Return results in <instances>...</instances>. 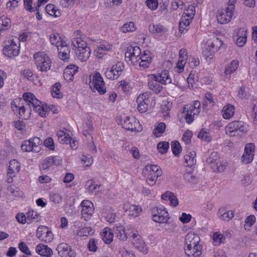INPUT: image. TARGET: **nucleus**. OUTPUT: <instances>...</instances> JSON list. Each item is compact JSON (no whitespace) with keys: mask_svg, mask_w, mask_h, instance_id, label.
Instances as JSON below:
<instances>
[{"mask_svg":"<svg viewBox=\"0 0 257 257\" xmlns=\"http://www.w3.org/2000/svg\"><path fill=\"white\" fill-rule=\"evenodd\" d=\"M21 149L23 151L25 152H29L31 151L38 152L39 151V150L35 149L30 139L26 140L23 142L21 145Z\"/></svg>","mask_w":257,"mask_h":257,"instance_id":"nucleus-37","label":"nucleus"},{"mask_svg":"<svg viewBox=\"0 0 257 257\" xmlns=\"http://www.w3.org/2000/svg\"><path fill=\"white\" fill-rule=\"evenodd\" d=\"M149 101L145 95H140L137 99V102L138 103V109L141 113L145 112L148 109V104L147 102Z\"/></svg>","mask_w":257,"mask_h":257,"instance_id":"nucleus-24","label":"nucleus"},{"mask_svg":"<svg viewBox=\"0 0 257 257\" xmlns=\"http://www.w3.org/2000/svg\"><path fill=\"white\" fill-rule=\"evenodd\" d=\"M198 137L199 138L204 139V140L207 142H209L211 140L210 133L204 130V129H202L200 131V132L199 133L198 135Z\"/></svg>","mask_w":257,"mask_h":257,"instance_id":"nucleus-61","label":"nucleus"},{"mask_svg":"<svg viewBox=\"0 0 257 257\" xmlns=\"http://www.w3.org/2000/svg\"><path fill=\"white\" fill-rule=\"evenodd\" d=\"M247 31L244 28H240L237 33L238 38L236 40V44L240 47L244 46L246 42Z\"/></svg>","mask_w":257,"mask_h":257,"instance_id":"nucleus-25","label":"nucleus"},{"mask_svg":"<svg viewBox=\"0 0 257 257\" xmlns=\"http://www.w3.org/2000/svg\"><path fill=\"white\" fill-rule=\"evenodd\" d=\"M20 170V165L16 160H12L9 163L8 174L18 173Z\"/></svg>","mask_w":257,"mask_h":257,"instance_id":"nucleus-30","label":"nucleus"},{"mask_svg":"<svg viewBox=\"0 0 257 257\" xmlns=\"http://www.w3.org/2000/svg\"><path fill=\"white\" fill-rule=\"evenodd\" d=\"M146 181L150 186H153L156 183L157 178L161 176L162 172L159 166L155 165H148L143 171Z\"/></svg>","mask_w":257,"mask_h":257,"instance_id":"nucleus-4","label":"nucleus"},{"mask_svg":"<svg viewBox=\"0 0 257 257\" xmlns=\"http://www.w3.org/2000/svg\"><path fill=\"white\" fill-rule=\"evenodd\" d=\"M11 20L7 17L2 16L0 17V35L11 27Z\"/></svg>","mask_w":257,"mask_h":257,"instance_id":"nucleus-28","label":"nucleus"},{"mask_svg":"<svg viewBox=\"0 0 257 257\" xmlns=\"http://www.w3.org/2000/svg\"><path fill=\"white\" fill-rule=\"evenodd\" d=\"M152 79L153 80L148 82V86L156 94H159L162 90L163 87L159 83L163 85L172 83V79L167 70H164L156 74H152Z\"/></svg>","mask_w":257,"mask_h":257,"instance_id":"nucleus-2","label":"nucleus"},{"mask_svg":"<svg viewBox=\"0 0 257 257\" xmlns=\"http://www.w3.org/2000/svg\"><path fill=\"white\" fill-rule=\"evenodd\" d=\"M200 238L198 235L193 232H189L185 236V245L187 247V251L188 253H191V246H195L197 245H200L199 242Z\"/></svg>","mask_w":257,"mask_h":257,"instance_id":"nucleus-17","label":"nucleus"},{"mask_svg":"<svg viewBox=\"0 0 257 257\" xmlns=\"http://www.w3.org/2000/svg\"><path fill=\"white\" fill-rule=\"evenodd\" d=\"M184 177L185 180L190 183L196 184L198 181L197 178L192 174L191 171L185 173Z\"/></svg>","mask_w":257,"mask_h":257,"instance_id":"nucleus-53","label":"nucleus"},{"mask_svg":"<svg viewBox=\"0 0 257 257\" xmlns=\"http://www.w3.org/2000/svg\"><path fill=\"white\" fill-rule=\"evenodd\" d=\"M46 12L50 15L57 17L60 16V11L53 5L49 4L45 8Z\"/></svg>","mask_w":257,"mask_h":257,"instance_id":"nucleus-38","label":"nucleus"},{"mask_svg":"<svg viewBox=\"0 0 257 257\" xmlns=\"http://www.w3.org/2000/svg\"><path fill=\"white\" fill-rule=\"evenodd\" d=\"M153 220L159 223H167L169 215L165 208L154 207L152 209Z\"/></svg>","mask_w":257,"mask_h":257,"instance_id":"nucleus-8","label":"nucleus"},{"mask_svg":"<svg viewBox=\"0 0 257 257\" xmlns=\"http://www.w3.org/2000/svg\"><path fill=\"white\" fill-rule=\"evenodd\" d=\"M225 239V236L218 232L214 233L213 236V240L215 245H219L223 243Z\"/></svg>","mask_w":257,"mask_h":257,"instance_id":"nucleus-45","label":"nucleus"},{"mask_svg":"<svg viewBox=\"0 0 257 257\" xmlns=\"http://www.w3.org/2000/svg\"><path fill=\"white\" fill-rule=\"evenodd\" d=\"M90 85L93 86L94 88L97 90L98 93L102 95L106 93V87L105 82L101 74L98 72H96L92 76H90Z\"/></svg>","mask_w":257,"mask_h":257,"instance_id":"nucleus-7","label":"nucleus"},{"mask_svg":"<svg viewBox=\"0 0 257 257\" xmlns=\"http://www.w3.org/2000/svg\"><path fill=\"white\" fill-rule=\"evenodd\" d=\"M61 162V160L58 156L48 157L42 161L40 168L41 171L46 172L53 165L57 166Z\"/></svg>","mask_w":257,"mask_h":257,"instance_id":"nucleus-14","label":"nucleus"},{"mask_svg":"<svg viewBox=\"0 0 257 257\" xmlns=\"http://www.w3.org/2000/svg\"><path fill=\"white\" fill-rule=\"evenodd\" d=\"M234 107L231 104H227L224 106L222 109L223 116L225 119H229L234 114Z\"/></svg>","mask_w":257,"mask_h":257,"instance_id":"nucleus-32","label":"nucleus"},{"mask_svg":"<svg viewBox=\"0 0 257 257\" xmlns=\"http://www.w3.org/2000/svg\"><path fill=\"white\" fill-rule=\"evenodd\" d=\"M112 67H113V70H115V72L117 73L119 76L124 69L123 63L121 61L117 62L115 64L112 65Z\"/></svg>","mask_w":257,"mask_h":257,"instance_id":"nucleus-62","label":"nucleus"},{"mask_svg":"<svg viewBox=\"0 0 257 257\" xmlns=\"http://www.w3.org/2000/svg\"><path fill=\"white\" fill-rule=\"evenodd\" d=\"M27 220L30 223L32 220L36 219L38 221L39 215L37 212L32 210L27 213Z\"/></svg>","mask_w":257,"mask_h":257,"instance_id":"nucleus-63","label":"nucleus"},{"mask_svg":"<svg viewBox=\"0 0 257 257\" xmlns=\"http://www.w3.org/2000/svg\"><path fill=\"white\" fill-rule=\"evenodd\" d=\"M112 48V45L109 44H100L98 47L96 53L102 54L104 52L109 51Z\"/></svg>","mask_w":257,"mask_h":257,"instance_id":"nucleus-59","label":"nucleus"},{"mask_svg":"<svg viewBox=\"0 0 257 257\" xmlns=\"http://www.w3.org/2000/svg\"><path fill=\"white\" fill-rule=\"evenodd\" d=\"M186 249L187 247H186V246H184L185 253L188 257H199L202 253L201 245H197L195 246H191L190 250L191 252L189 254L187 252Z\"/></svg>","mask_w":257,"mask_h":257,"instance_id":"nucleus-29","label":"nucleus"},{"mask_svg":"<svg viewBox=\"0 0 257 257\" xmlns=\"http://www.w3.org/2000/svg\"><path fill=\"white\" fill-rule=\"evenodd\" d=\"M56 250L61 257H75V253L71 250V248L67 243L59 244Z\"/></svg>","mask_w":257,"mask_h":257,"instance_id":"nucleus-20","label":"nucleus"},{"mask_svg":"<svg viewBox=\"0 0 257 257\" xmlns=\"http://www.w3.org/2000/svg\"><path fill=\"white\" fill-rule=\"evenodd\" d=\"M150 31L153 33H160L163 30V27L160 25H153L149 26Z\"/></svg>","mask_w":257,"mask_h":257,"instance_id":"nucleus-64","label":"nucleus"},{"mask_svg":"<svg viewBox=\"0 0 257 257\" xmlns=\"http://www.w3.org/2000/svg\"><path fill=\"white\" fill-rule=\"evenodd\" d=\"M196 153L194 151H192L189 154L186 155L184 156L185 162L187 164L188 166L191 167L193 166L196 162L195 159Z\"/></svg>","mask_w":257,"mask_h":257,"instance_id":"nucleus-39","label":"nucleus"},{"mask_svg":"<svg viewBox=\"0 0 257 257\" xmlns=\"http://www.w3.org/2000/svg\"><path fill=\"white\" fill-rule=\"evenodd\" d=\"M219 160V155L217 152H214L212 153L206 159V163L212 167L213 164H215L216 162Z\"/></svg>","mask_w":257,"mask_h":257,"instance_id":"nucleus-42","label":"nucleus"},{"mask_svg":"<svg viewBox=\"0 0 257 257\" xmlns=\"http://www.w3.org/2000/svg\"><path fill=\"white\" fill-rule=\"evenodd\" d=\"M193 19L183 14L179 22V31L181 33L187 30L186 28L190 25Z\"/></svg>","mask_w":257,"mask_h":257,"instance_id":"nucleus-27","label":"nucleus"},{"mask_svg":"<svg viewBox=\"0 0 257 257\" xmlns=\"http://www.w3.org/2000/svg\"><path fill=\"white\" fill-rule=\"evenodd\" d=\"M100 187V185L95 184L93 180H88L85 184V188L86 190L90 193H92L97 188L99 189Z\"/></svg>","mask_w":257,"mask_h":257,"instance_id":"nucleus-46","label":"nucleus"},{"mask_svg":"<svg viewBox=\"0 0 257 257\" xmlns=\"http://www.w3.org/2000/svg\"><path fill=\"white\" fill-rule=\"evenodd\" d=\"M142 208L135 205H129L128 207L126 209V211L128 212L130 215L137 217L142 212Z\"/></svg>","mask_w":257,"mask_h":257,"instance_id":"nucleus-33","label":"nucleus"},{"mask_svg":"<svg viewBox=\"0 0 257 257\" xmlns=\"http://www.w3.org/2000/svg\"><path fill=\"white\" fill-rule=\"evenodd\" d=\"M19 249L23 253L28 255H31V252L29 250V247L27 246L26 243L24 242H21L19 244Z\"/></svg>","mask_w":257,"mask_h":257,"instance_id":"nucleus-60","label":"nucleus"},{"mask_svg":"<svg viewBox=\"0 0 257 257\" xmlns=\"http://www.w3.org/2000/svg\"><path fill=\"white\" fill-rule=\"evenodd\" d=\"M141 54V50L139 47L131 46L127 47L125 56L128 58L132 62L135 63L138 61Z\"/></svg>","mask_w":257,"mask_h":257,"instance_id":"nucleus-19","label":"nucleus"},{"mask_svg":"<svg viewBox=\"0 0 257 257\" xmlns=\"http://www.w3.org/2000/svg\"><path fill=\"white\" fill-rule=\"evenodd\" d=\"M182 113H184L185 114V119H186V122L190 124L193 121V120H194L193 117L195 114H193V111L188 110V111H185L184 110V107L183 109Z\"/></svg>","mask_w":257,"mask_h":257,"instance_id":"nucleus-56","label":"nucleus"},{"mask_svg":"<svg viewBox=\"0 0 257 257\" xmlns=\"http://www.w3.org/2000/svg\"><path fill=\"white\" fill-rule=\"evenodd\" d=\"M101 236L106 244H109L113 240V233L110 228L105 227L103 229Z\"/></svg>","mask_w":257,"mask_h":257,"instance_id":"nucleus-26","label":"nucleus"},{"mask_svg":"<svg viewBox=\"0 0 257 257\" xmlns=\"http://www.w3.org/2000/svg\"><path fill=\"white\" fill-rule=\"evenodd\" d=\"M20 52V44L18 45L13 40L8 41L3 49L5 56L13 58L18 55Z\"/></svg>","mask_w":257,"mask_h":257,"instance_id":"nucleus-10","label":"nucleus"},{"mask_svg":"<svg viewBox=\"0 0 257 257\" xmlns=\"http://www.w3.org/2000/svg\"><path fill=\"white\" fill-rule=\"evenodd\" d=\"M171 149L173 153L176 156H178L181 152V147L180 143L177 141L172 142Z\"/></svg>","mask_w":257,"mask_h":257,"instance_id":"nucleus-50","label":"nucleus"},{"mask_svg":"<svg viewBox=\"0 0 257 257\" xmlns=\"http://www.w3.org/2000/svg\"><path fill=\"white\" fill-rule=\"evenodd\" d=\"M211 168L213 172H222L225 170L226 165L224 164H223L219 160L216 162L215 164H213Z\"/></svg>","mask_w":257,"mask_h":257,"instance_id":"nucleus-49","label":"nucleus"},{"mask_svg":"<svg viewBox=\"0 0 257 257\" xmlns=\"http://www.w3.org/2000/svg\"><path fill=\"white\" fill-rule=\"evenodd\" d=\"M37 253L41 256L51 257L53 254L52 249L43 243L38 244L36 247Z\"/></svg>","mask_w":257,"mask_h":257,"instance_id":"nucleus-23","label":"nucleus"},{"mask_svg":"<svg viewBox=\"0 0 257 257\" xmlns=\"http://www.w3.org/2000/svg\"><path fill=\"white\" fill-rule=\"evenodd\" d=\"M166 128V124L161 122L155 126L153 134L156 137H159L165 132Z\"/></svg>","mask_w":257,"mask_h":257,"instance_id":"nucleus-34","label":"nucleus"},{"mask_svg":"<svg viewBox=\"0 0 257 257\" xmlns=\"http://www.w3.org/2000/svg\"><path fill=\"white\" fill-rule=\"evenodd\" d=\"M222 45L221 40L218 38H213L208 40L204 45L203 54L206 59H211L215 52Z\"/></svg>","mask_w":257,"mask_h":257,"instance_id":"nucleus-5","label":"nucleus"},{"mask_svg":"<svg viewBox=\"0 0 257 257\" xmlns=\"http://www.w3.org/2000/svg\"><path fill=\"white\" fill-rule=\"evenodd\" d=\"M247 131L244 122L242 121H234L230 122L225 127V132L227 135L234 136L232 133L235 132L245 133Z\"/></svg>","mask_w":257,"mask_h":257,"instance_id":"nucleus-9","label":"nucleus"},{"mask_svg":"<svg viewBox=\"0 0 257 257\" xmlns=\"http://www.w3.org/2000/svg\"><path fill=\"white\" fill-rule=\"evenodd\" d=\"M72 44L74 48L76 55L78 59L81 62H86L88 60L91 50L85 41L80 37L74 38L72 40Z\"/></svg>","mask_w":257,"mask_h":257,"instance_id":"nucleus-3","label":"nucleus"},{"mask_svg":"<svg viewBox=\"0 0 257 257\" xmlns=\"http://www.w3.org/2000/svg\"><path fill=\"white\" fill-rule=\"evenodd\" d=\"M37 236L43 241L46 242H51L53 238V235L51 231L45 226H40L37 230Z\"/></svg>","mask_w":257,"mask_h":257,"instance_id":"nucleus-15","label":"nucleus"},{"mask_svg":"<svg viewBox=\"0 0 257 257\" xmlns=\"http://www.w3.org/2000/svg\"><path fill=\"white\" fill-rule=\"evenodd\" d=\"M232 8L231 6L218 11L217 15V20L218 23L223 24H226L231 21L233 15V12L232 11Z\"/></svg>","mask_w":257,"mask_h":257,"instance_id":"nucleus-13","label":"nucleus"},{"mask_svg":"<svg viewBox=\"0 0 257 257\" xmlns=\"http://www.w3.org/2000/svg\"><path fill=\"white\" fill-rule=\"evenodd\" d=\"M169 148V143L167 142H161L158 143L157 148L158 151L161 154L167 153Z\"/></svg>","mask_w":257,"mask_h":257,"instance_id":"nucleus-52","label":"nucleus"},{"mask_svg":"<svg viewBox=\"0 0 257 257\" xmlns=\"http://www.w3.org/2000/svg\"><path fill=\"white\" fill-rule=\"evenodd\" d=\"M115 234L116 237L120 240H125L127 238L124 228L122 225H118L116 226Z\"/></svg>","mask_w":257,"mask_h":257,"instance_id":"nucleus-41","label":"nucleus"},{"mask_svg":"<svg viewBox=\"0 0 257 257\" xmlns=\"http://www.w3.org/2000/svg\"><path fill=\"white\" fill-rule=\"evenodd\" d=\"M195 13L196 11L195 6L190 5L188 7L187 9L184 10L183 14L188 17H190L193 19L195 16Z\"/></svg>","mask_w":257,"mask_h":257,"instance_id":"nucleus-54","label":"nucleus"},{"mask_svg":"<svg viewBox=\"0 0 257 257\" xmlns=\"http://www.w3.org/2000/svg\"><path fill=\"white\" fill-rule=\"evenodd\" d=\"M218 214L220 219L223 220L228 221L234 216V214L231 211H225L224 209H220L218 210Z\"/></svg>","mask_w":257,"mask_h":257,"instance_id":"nucleus-35","label":"nucleus"},{"mask_svg":"<svg viewBox=\"0 0 257 257\" xmlns=\"http://www.w3.org/2000/svg\"><path fill=\"white\" fill-rule=\"evenodd\" d=\"M105 74L108 79L111 80L116 79L119 77L118 74H117V73L115 72V70H113L112 67H111V68L107 69L105 72Z\"/></svg>","mask_w":257,"mask_h":257,"instance_id":"nucleus-51","label":"nucleus"},{"mask_svg":"<svg viewBox=\"0 0 257 257\" xmlns=\"http://www.w3.org/2000/svg\"><path fill=\"white\" fill-rule=\"evenodd\" d=\"M254 149L255 146L253 144L249 143L245 145L244 152L241 158L243 163L247 164L252 162L253 159Z\"/></svg>","mask_w":257,"mask_h":257,"instance_id":"nucleus-16","label":"nucleus"},{"mask_svg":"<svg viewBox=\"0 0 257 257\" xmlns=\"http://www.w3.org/2000/svg\"><path fill=\"white\" fill-rule=\"evenodd\" d=\"M61 87V85L60 83L57 82L55 84L51 91V94L53 97L57 98H60L62 97V94L60 92Z\"/></svg>","mask_w":257,"mask_h":257,"instance_id":"nucleus-43","label":"nucleus"},{"mask_svg":"<svg viewBox=\"0 0 257 257\" xmlns=\"http://www.w3.org/2000/svg\"><path fill=\"white\" fill-rule=\"evenodd\" d=\"M119 253L121 257H135L132 251L127 250L124 247H120L119 249Z\"/></svg>","mask_w":257,"mask_h":257,"instance_id":"nucleus-58","label":"nucleus"},{"mask_svg":"<svg viewBox=\"0 0 257 257\" xmlns=\"http://www.w3.org/2000/svg\"><path fill=\"white\" fill-rule=\"evenodd\" d=\"M133 243L134 246L139 251L146 254L148 252V249L146 246L145 241L139 234L134 233L132 235Z\"/></svg>","mask_w":257,"mask_h":257,"instance_id":"nucleus-18","label":"nucleus"},{"mask_svg":"<svg viewBox=\"0 0 257 257\" xmlns=\"http://www.w3.org/2000/svg\"><path fill=\"white\" fill-rule=\"evenodd\" d=\"M94 233V230L90 227H85L78 230L76 235L82 237L92 235Z\"/></svg>","mask_w":257,"mask_h":257,"instance_id":"nucleus-36","label":"nucleus"},{"mask_svg":"<svg viewBox=\"0 0 257 257\" xmlns=\"http://www.w3.org/2000/svg\"><path fill=\"white\" fill-rule=\"evenodd\" d=\"M200 102L199 101H194L193 105L187 104L184 106L185 111L190 110L193 111V114L197 115L200 111Z\"/></svg>","mask_w":257,"mask_h":257,"instance_id":"nucleus-31","label":"nucleus"},{"mask_svg":"<svg viewBox=\"0 0 257 257\" xmlns=\"http://www.w3.org/2000/svg\"><path fill=\"white\" fill-rule=\"evenodd\" d=\"M22 75L24 78L27 79L29 81L34 82L35 79L37 78V76L33 74L32 71L30 69H25L22 72Z\"/></svg>","mask_w":257,"mask_h":257,"instance_id":"nucleus-47","label":"nucleus"},{"mask_svg":"<svg viewBox=\"0 0 257 257\" xmlns=\"http://www.w3.org/2000/svg\"><path fill=\"white\" fill-rule=\"evenodd\" d=\"M78 71V67L75 65H70L65 70L64 74L66 75H69L71 77L76 74Z\"/></svg>","mask_w":257,"mask_h":257,"instance_id":"nucleus-55","label":"nucleus"},{"mask_svg":"<svg viewBox=\"0 0 257 257\" xmlns=\"http://www.w3.org/2000/svg\"><path fill=\"white\" fill-rule=\"evenodd\" d=\"M141 60L140 65L144 68H148L152 61V54L148 50L144 51L142 54H141L138 58V61Z\"/></svg>","mask_w":257,"mask_h":257,"instance_id":"nucleus-21","label":"nucleus"},{"mask_svg":"<svg viewBox=\"0 0 257 257\" xmlns=\"http://www.w3.org/2000/svg\"><path fill=\"white\" fill-rule=\"evenodd\" d=\"M50 41L53 45H55L57 48L62 43L63 41L61 40V38L58 34L53 33L50 35Z\"/></svg>","mask_w":257,"mask_h":257,"instance_id":"nucleus-44","label":"nucleus"},{"mask_svg":"<svg viewBox=\"0 0 257 257\" xmlns=\"http://www.w3.org/2000/svg\"><path fill=\"white\" fill-rule=\"evenodd\" d=\"M24 3L25 9L30 12H35L38 10L37 5L34 7L32 6V0H24Z\"/></svg>","mask_w":257,"mask_h":257,"instance_id":"nucleus-57","label":"nucleus"},{"mask_svg":"<svg viewBox=\"0 0 257 257\" xmlns=\"http://www.w3.org/2000/svg\"><path fill=\"white\" fill-rule=\"evenodd\" d=\"M82 207L81 218L84 220L88 221L92 216L94 213V207L93 203L89 200H84L81 204Z\"/></svg>","mask_w":257,"mask_h":257,"instance_id":"nucleus-11","label":"nucleus"},{"mask_svg":"<svg viewBox=\"0 0 257 257\" xmlns=\"http://www.w3.org/2000/svg\"><path fill=\"white\" fill-rule=\"evenodd\" d=\"M34 59L37 68L41 71H47L51 67V60L44 52H39L34 55Z\"/></svg>","mask_w":257,"mask_h":257,"instance_id":"nucleus-6","label":"nucleus"},{"mask_svg":"<svg viewBox=\"0 0 257 257\" xmlns=\"http://www.w3.org/2000/svg\"><path fill=\"white\" fill-rule=\"evenodd\" d=\"M238 66V62L236 60H233L230 64L226 68L224 73L226 75H230L235 72Z\"/></svg>","mask_w":257,"mask_h":257,"instance_id":"nucleus-40","label":"nucleus"},{"mask_svg":"<svg viewBox=\"0 0 257 257\" xmlns=\"http://www.w3.org/2000/svg\"><path fill=\"white\" fill-rule=\"evenodd\" d=\"M23 100L22 101H25L26 105V110L30 114L33 107V110L39 114L42 117H45L48 111L49 108L47 106L42 104V102L37 99L35 96L31 93H25L23 95Z\"/></svg>","mask_w":257,"mask_h":257,"instance_id":"nucleus-1","label":"nucleus"},{"mask_svg":"<svg viewBox=\"0 0 257 257\" xmlns=\"http://www.w3.org/2000/svg\"><path fill=\"white\" fill-rule=\"evenodd\" d=\"M22 100L20 99H16L14 101H12L11 106L12 108L14 111H19V114L20 117L24 118V113L26 112V107L24 105L23 103H21Z\"/></svg>","mask_w":257,"mask_h":257,"instance_id":"nucleus-22","label":"nucleus"},{"mask_svg":"<svg viewBox=\"0 0 257 257\" xmlns=\"http://www.w3.org/2000/svg\"><path fill=\"white\" fill-rule=\"evenodd\" d=\"M122 125L123 128L132 132H139L142 130L139 121L135 117L126 116L122 122Z\"/></svg>","mask_w":257,"mask_h":257,"instance_id":"nucleus-12","label":"nucleus"},{"mask_svg":"<svg viewBox=\"0 0 257 257\" xmlns=\"http://www.w3.org/2000/svg\"><path fill=\"white\" fill-rule=\"evenodd\" d=\"M136 27L133 22H130L128 23L124 24L121 28V31L123 33H127L134 32L136 30Z\"/></svg>","mask_w":257,"mask_h":257,"instance_id":"nucleus-48","label":"nucleus"}]
</instances>
